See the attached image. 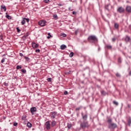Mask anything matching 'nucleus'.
Returning <instances> with one entry per match:
<instances>
[{
	"mask_svg": "<svg viewBox=\"0 0 131 131\" xmlns=\"http://www.w3.org/2000/svg\"><path fill=\"white\" fill-rule=\"evenodd\" d=\"M107 122L108 123V128L114 129L117 127V124H116V123H112V119H108L107 120Z\"/></svg>",
	"mask_w": 131,
	"mask_h": 131,
	"instance_id": "1",
	"label": "nucleus"
},
{
	"mask_svg": "<svg viewBox=\"0 0 131 131\" xmlns=\"http://www.w3.org/2000/svg\"><path fill=\"white\" fill-rule=\"evenodd\" d=\"M88 41L89 42L94 43V42L98 41V38H97V37L95 35H91L88 37Z\"/></svg>",
	"mask_w": 131,
	"mask_h": 131,
	"instance_id": "2",
	"label": "nucleus"
},
{
	"mask_svg": "<svg viewBox=\"0 0 131 131\" xmlns=\"http://www.w3.org/2000/svg\"><path fill=\"white\" fill-rule=\"evenodd\" d=\"M124 8H123L122 7H120L117 9V12H118V13H120V14L124 13Z\"/></svg>",
	"mask_w": 131,
	"mask_h": 131,
	"instance_id": "3",
	"label": "nucleus"
},
{
	"mask_svg": "<svg viewBox=\"0 0 131 131\" xmlns=\"http://www.w3.org/2000/svg\"><path fill=\"white\" fill-rule=\"evenodd\" d=\"M57 113L56 112H53L51 114V118L52 119H55L56 118V117L57 116Z\"/></svg>",
	"mask_w": 131,
	"mask_h": 131,
	"instance_id": "4",
	"label": "nucleus"
},
{
	"mask_svg": "<svg viewBox=\"0 0 131 131\" xmlns=\"http://www.w3.org/2000/svg\"><path fill=\"white\" fill-rule=\"evenodd\" d=\"M46 23H47V21H46V20H41L39 21L38 24L39 25H40V26L43 27V26H46Z\"/></svg>",
	"mask_w": 131,
	"mask_h": 131,
	"instance_id": "5",
	"label": "nucleus"
},
{
	"mask_svg": "<svg viewBox=\"0 0 131 131\" xmlns=\"http://www.w3.org/2000/svg\"><path fill=\"white\" fill-rule=\"evenodd\" d=\"M45 125L46 126L47 129L49 130L51 128V124H50V121H47Z\"/></svg>",
	"mask_w": 131,
	"mask_h": 131,
	"instance_id": "6",
	"label": "nucleus"
},
{
	"mask_svg": "<svg viewBox=\"0 0 131 131\" xmlns=\"http://www.w3.org/2000/svg\"><path fill=\"white\" fill-rule=\"evenodd\" d=\"M30 112L32 114V115H33V114H34V112H36V107H31L30 109Z\"/></svg>",
	"mask_w": 131,
	"mask_h": 131,
	"instance_id": "7",
	"label": "nucleus"
},
{
	"mask_svg": "<svg viewBox=\"0 0 131 131\" xmlns=\"http://www.w3.org/2000/svg\"><path fill=\"white\" fill-rule=\"evenodd\" d=\"M125 10L127 13H131V6H126Z\"/></svg>",
	"mask_w": 131,
	"mask_h": 131,
	"instance_id": "8",
	"label": "nucleus"
},
{
	"mask_svg": "<svg viewBox=\"0 0 131 131\" xmlns=\"http://www.w3.org/2000/svg\"><path fill=\"white\" fill-rule=\"evenodd\" d=\"M90 126V125H89V123H88V122L85 121L82 124V127H89Z\"/></svg>",
	"mask_w": 131,
	"mask_h": 131,
	"instance_id": "9",
	"label": "nucleus"
},
{
	"mask_svg": "<svg viewBox=\"0 0 131 131\" xmlns=\"http://www.w3.org/2000/svg\"><path fill=\"white\" fill-rule=\"evenodd\" d=\"M32 48H33V49H36V48H38V44H37L36 43H35L34 42H32Z\"/></svg>",
	"mask_w": 131,
	"mask_h": 131,
	"instance_id": "10",
	"label": "nucleus"
},
{
	"mask_svg": "<svg viewBox=\"0 0 131 131\" xmlns=\"http://www.w3.org/2000/svg\"><path fill=\"white\" fill-rule=\"evenodd\" d=\"M1 10H4V12H6L7 11V8H6V6L2 5L1 6Z\"/></svg>",
	"mask_w": 131,
	"mask_h": 131,
	"instance_id": "11",
	"label": "nucleus"
},
{
	"mask_svg": "<svg viewBox=\"0 0 131 131\" xmlns=\"http://www.w3.org/2000/svg\"><path fill=\"white\" fill-rule=\"evenodd\" d=\"M67 48V46L65 45H62L60 46V49L61 50H65Z\"/></svg>",
	"mask_w": 131,
	"mask_h": 131,
	"instance_id": "12",
	"label": "nucleus"
},
{
	"mask_svg": "<svg viewBox=\"0 0 131 131\" xmlns=\"http://www.w3.org/2000/svg\"><path fill=\"white\" fill-rule=\"evenodd\" d=\"M114 27L116 29H118L119 27V25H118V24L117 23H115L114 24Z\"/></svg>",
	"mask_w": 131,
	"mask_h": 131,
	"instance_id": "13",
	"label": "nucleus"
},
{
	"mask_svg": "<svg viewBox=\"0 0 131 131\" xmlns=\"http://www.w3.org/2000/svg\"><path fill=\"white\" fill-rule=\"evenodd\" d=\"M55 125H56V121H53L51 123V126H52V127H54V126H55Z\"/></svg>",
	"mask_w": 131,
	"mask_h": 131,
	"instance_id": "14",
	"label": "nucleus"
},
{
	"mask_svg": "<svg viewBox=\"0 0 131 131\" xmlns=\"http://www.w3.org/2000/svg\"><path fill=\"white\" fill-rule=\"evenodd\" d=\"M25 23H26V21L25 20V19H24V18H23V20L21 21V24L23 25H24V24H25Z\"/></svg>",
	"mask_w": 131,
	"mask_h": 131,
	"instance_id": "15",
	"label": "nucleus"
},
{
	"mask_svg": "<svg viewBox=\"0 0 131 131\" xmlns=\"http://www.w3.org/2000/svg\"><path fill=\"white\" fill-rule=\"evenodd\" d=\"M106 48L108 50H111V49H112V46H111V45H106Z\"/></svg>",
	"mask_w": 131,
	"mask_h": 131,
	"instance_id": "16",
	"label": "nucleus"
},
{
	"mask_svg": "<svg viewBox=\"0 0 131 131\" xmlns=\"http://www.w3.org/2000/svg\"><path fill=\"white\" fill-rule=\"evenodd\" d=\"M125 40L126 41H129V40H130V38H129V37H128V36H127V37H126Z\"/></svg>",
	"mask_w": 131,
	"mask_h": 131,
	"instance_id": "17",
	"label": "nucleus"
},
{
	"mask_svg": "<svg viewBox=\"0 0 131 131\" xmlns=\"http://www.w3.org/2000/svg\"><path fill=\"white\" fill-rule=\"evenodd\" d=\"M27 126H28V127H31V126H32V124H31L30 122H28Z\"/></svg>",
	"mask_w": 131,
	"mask_h": 131,
	"instance_id": "18",
	"label": "nucleus"
},
{
	"mask_svg": "<svg viewBox=\"0 0 131 131\" xmlns=\"http://www.w3.org/2000/svg\"><path fill=\"white\" fill-rule=\"evenodd\" d=\"M109 7H110V4H108V5L105 6V9L107 11H109Z\"/></svg>",
	"mask_w": 131,
	"mask_h": 131,
	"instance_id": "19",
	"label": "nucleus"
},
{
	"mask_svg": "<svg viewBox=\"0 0 131 131\" xmlns=\"http://www.w3.org/2000/svg\"><path fill=\"white\" fill-rule=\"evenodd\" d=\"M53 18L55 19V20H58V15H57V14L54 15Z\"/></svg>",
	"mask_w": 131,
	"mask_h": 131,
	"instance_id": "20",
	"label": "nucleus"
},
{
	"mask_svg": "<svg viewBox=\"0 0 131 131\" xmlns=\"http://www.w3.org/2000/svg\"><path fill=\"white\" fill-rule=\"evenodd\" d=\"M131 124V118H129L128 120V125H130Z\"/></svg>",
	"mask_w": 131,
	"mask_h": 131,
	"instance_id": "21",
	"label": "nucleus"
},
{
	"mask_svg": "<svg viewBox=\"0 0 131 131\" xmlns=\"http://www.w3.org/2000/svg\"><path fill=\"white\" fill-rule=\"evenodd\" d=\"M69 56L71 58H72V57H73V56H74V53L72 52L70 53Z\"/></svg>",
	"mask_w": 131,
	"mask_h": 131,
	"instance_id": "22",
	"label": "nucleus"
},
{
	"mask_svg": "<svg viewBox=\"0 0 131 131\" xmlns=\"http://www.w3.org/2000/svg\"><path fill=\"white\" fill-rule=\"evenodd\" d=\"M72 127V125L71 123H68V128H71Z\"/></svg>",
	"mask_w": 131,
	"mask_h": 131,
	"instance_id": "23",
	"label": "nucleus"
},
{
	"mask_svg": "<svg viewBox=\"0 0 131 131\" xmlns=\"http://www.w3.org/2000/svg\"><path fill=\"white\" fill-rule=\"evenodd\" d=\"M6 17L9 19V20H11V19H12V17L9 15H6Z\"/></svg>",
	"mask_w": 131,
	"mask_h": 131,
	"instance_id": "24",
	"label": "nucleus"
},
{
	"mask_svg": "<svg viewBox=\"0 0 131 131\" xmlns=\"http://www.w3.org/2000/svg\"><path fill=\"white\" fill-rule=\"evenodd\" d=\"M83 119H84V120H85L86 119H88V115H85L84 116H83Z\"/></svg>",
	"mask_w": 131,
	"mask_h": 131,
	"instance_id": "25",
	"label": "nucleus"
},
{
	"mask_svg": "<svg viewBox=\"0 0 131 131\" xmlns=\"http://www.w3.org/2000/svg\"><path fill=\"white\" fill-rule=\"evenodd\" d=\"M60 35H61V36H62L63 37H66V36H67L66 34H65V33H61Z\"/></svg>",
	"mask_w": 131,
	"mask_h": 131,
	"instance_id": "26",
	"label": "nucleus"
},
{
	"mask_svg": "<svg viewBox=\"0 0 131 131\" xmlns=\"http://www.w3.org/2000/svg\"><path fill=\"white\" fill-rule=\"evenodd\" d=\"M22 68V67H21V66H16V69L19 70V69H21Z\"/></svg>",
	"mask_w": 131,
	"mask_h": 131,
	"instance_id": "27",
	"label": "nucleus"
},
{
	"mask_svg": "<svg viewBox=\"0 0 131 131\" xmlns=\"http://www.w3.org/2000/svg\"><path fill=\"white\" fill-rule=\"evenodd\" d=\"M113 104H114L115 105H116V106H118V102L115 101H113Z\"/></svg>",
	"mask_w": 131,
	"mask_h": 131,
	"instance_id": "28",
	"label": "nucleus"
},
{
	"mask_svg": "<svg viewBox=\"0 0 131 131\" xmlns=\"http://www.w3.org/2000/svg\"><path fill=\"white\" fill-rule=\"evenodd\" d=\"M24 19L25 20V21H26V22H27V23H29V18H26L25 17H24Z\"/></svg>",
	"mask_w": 131,
	"mask_h": 131,
	"instance_id": "29",
	"label": "nucleus"
},
{
	"mask_svg": "<svg viewBox=\"0 0 131 131\" xmlns=\"http://www.w3.org/2000/svg\"><path fill=\"white\" fill-rule=\"evenodd\" d=\"M48 35H49L48 37H47V38H51V37H52V35H51V34L50 33H48Z\"/></svg>",
	"mask_w": 131,
	"mask_h": 131,
	"instance_id": "30",
	"label": "nucleus"
},
{
	"mask_svg": "<svg viewBox=\"0 0 131 131\" xmlns=\"http://www.w3.org/2000/svg\"><path fill=\"white\" fill-rule=\"evenodd\" d=\"M6 60V58H3L2 60H1V63H3L5 62V61Z\"/></svg>",
	"mask_w": 131,
	"mask_h": 131,
	"instance_id": "31",
	"label": "nucleus"
},
{
	"mask_svg": "<svg viewBox=\"0 0 131 131\" xmlns=\"http://www.w3.org/2000/svg\"><path fill=\"white\" fill-rule=\"evenodd\" d=\"M21 72H22L23 73H24V74L26 73V70L22 69V70H21Z\"/></svg>",
	"mask_w": 131,
	"mask_h": 131,
	"instance_id": "32",
	"label": "nucleus"
},
{
	"mask_svg": "<svg viewBox=\"0 0 131 131\" xmlns=\"http://www.w3.org/2000/svg\"><path fill=\"white\" fill-rule=\"evenodd\" d=\"M26 116H23L21 118V119H23V120H25V119H26Z\"/></svg>",
	"mask_w": 131,
	"mask_h": 131,
	"instance_id": "33",
	"label": "nucleus"
},
{
	"mask_svg": "<svg viewBox=\"0 0 131 131\" xmlns=\"http://www.w3.org/2000/svg\"><path fill=\"white\" fill-rule=\"evenodd\" d=\"M25 58L26 59V60L27 61H29V60H30V58H29V57H27L26 56H25Z\"/></svg>",
	"mask_w": 131,
	"mask_h": 131,
	"instance_id": "34",
	"label": "nucleus"
},
{
	"mask_svg": "<svg viewBox=\"0 0 131 131\" xmlns=\"http://www.w3.org/2000/svg\"><path fill=\"white\" fill-rule=\"evenodd\" d=\"M116 76H117V77H120V74L118 73H117L116 74Z\"/></svg>",
	"mask_w": 131,
	"mask_h": 131,
	"instance_id": "35",
	"label": "nucleus"
},
{
	"mask_svg": "<svg viewBox=\"0 0 131 131\" xmlns=\"http://www.w3.org/2000/svg\"><path fill=\"white\" fill-rule=\"evenodd\" d=\"M16 30H17V32H18V33H20V31H21V30H20L19 29V28L18 27H17L16 28Z\"/></svg>",
	"mask_w": 131,
	"mask_h": 131,
	"instance_id": "36",
	"label": "nucleus"
},
{
	"mask_svg": "<svg viewBox=\"0 0 131 131\" xmlns=\"http://www.w3.org/2000/svg\"><path fill=\"white\" fill-rule=\"evenodd\" d=\"M4 85H5V86H8L9 85V84L6 82L4 83Z\"/></svg>",
	"mask_w": 131,
	"mask_h": 131,
	"instance_id": "37",
	"label": "nucleus"
},
{
	"mask_svg": "<svg viewBox=\"0 0 131 131\" xmlns=\"http://www.w3.org/2000/svg\"><path fill=\"white\" fill-rule=\"evenodd\" d=\"M13 125H14V126H17L18 125V123H17V122H14V123H13Z\"/></svg>",
	"mask_w": 131,
	"mask_h": 131,
	"instance_id": "38",
	"label": "nucleus"
},
{
	"mask_svg": "<svg viewBox=\"0 0 131 131\" xmlns=\"http://www.w3.org/2000/svg\"><path fill=\"white\" fill-rule=\"evenodd\" d=\"M44 3H46V4H48L49 2H50V0H44Z\"/></svg>",
	"mask_w": 131,
	"mask_h": 131,
	"instance_id": "39",
	"label": "nucleus"
},
{
	"mask_svg": "<svg viewBox=\"0 0 131 131\" xmlns=\"http://www.w3.org/2000/svg\"><path fill=\"white\" fill-rule=\"evenodd\" d=\"M48 81L51 82L52 81V78H48L47 79Z\"/></svg>",
	"mask_w": 131,
	"mask_h": 131,
	"instance_id": "40",
	"label": "nucleus"
},
{
	"mask_svg": "<svg viewBox=\"0 0 131 131\" xmlns=\"http://www.w3.org/2000/svg\"><path fill=\"white\" fill-rule=\"evenodd\" d=\"M36 53H39V52H40V50H39V49H36L35 50Z\"/></svg>",
	"mask_w": 131,
	"mask_h": 131,
	"instance_id": "41",
	"label": "nucleus"
},
{
	"mask_svg": "<svg viewBox=\"0 0 131 131\" xmlns=\"http://www.w3.org/2000/svg\"><path fill=\"white\" fill-rule=\"evenodd\" d=\"M81 108V107H78L76 108V111H78V110H80V109Z\"/></svg>",
	"mask_w": 131,
	"mask_h": 131,
	"instance_id": "42",
	"label": "nucleus"
},
{
	"mask_svg": "<svg viewBox=\"0 0 131 131\" xmlns=\"http://www.w3.org/2000/svg\"><path fill=\"white\" fill-rule=\"evenodd\" d=\"M27 36H28V34H27V35H24L23 36V38H26V37H27Z\"/></svg>",
	"mask_w": 131,
	"mask_h": 131,
	"instance_id": "43",
	"label": "nucleus"
},
{
	"mask_svg": "<svg viewBox=\"0 0 131 131\" xmlns=\"http://www.w3.org/2000/svg\"><path fill=\"white\" fill-rule=\"evenodd\" d=\"M116 40V38H112V41H113V42H114V41H115Z\"/></svg>",
	"mask_w": 131,
	"mask_h": 131,
	"instance_id": "44",
	"label": "nucleus"
},
{
	"mask_svg": "<svg viewBox=\"0 0 131 131\" xmlns=\"http://www.w3.org/2000/svg\"><path fill=\"white\" fill-rule=\"evenodd\" d=\"M64 95H68V92L65 91V92H64Z\"/></svg>",
	"mask_w": 131,
	"mask_h": 131,
	"instance_id": "45",
	"label": "nucleus"
},
{
	"mask_svg": "<svg viewBox=\"0 0 131 131\" xmlns=\"http://www.w3.org/2000/svg\"><path fill=\"white\" fill-rule=\"evenodd\" d=\"M118 62L119 63H121V59H120V58L118 59Z\"/></svg>",
	"mask_w": 131,
	"mask_h": 131,
	"instance_id": "46",
	"label": "nucleus"
},
{
	"mask_svg": "<svg viewBox=\"0 0 131 131\" xmlns=\"http://www.w3.org/2000/svg\"><path fill=\"white\" fill-rule=\"evenodd\" d=\"M19 56L20 57H23V53H19Z\"/></svg>",
	"mask_w": 131,
	"mask_h": 131,
	"instance_id": "47",
	"label": "nucleus"
},
{
	"mask_svg": "<svg viewBox=\"0 0 131 131\" xmlns=\"http://www.w3.org/2000/svg\"><path fill=\"white\" fill-rule=\"evenodd\" d=\"M58 6H59V7H62V6H63V5L61 4H57Z\"/></svg>",
	"mask_w": 131,
	"mask_h": 131,
	"instance_id": "48",
	"label": "nucleus"
},
{
	"mask_svg": "<svg viewBox=\"0 0 131 131\" xmlns=\"http://www.w3.org/2000/svg\"><path fill=\"white\" fill-rule=\"evenodd\" d=\"M69 11H72V9H71V7L69 8Z\"/></svg>",
	"mask_w": 131,
	"mask_h": 131,
	"instance_id": "49",
	"label": "nucleus"
},
{
	"mask_svg": "<svg viewBox=\"0 0 131 131\" xmlns=\"http://www.w3.org/2000/svg\"><path fill=\"white\" fill-rule=\"evenodd\" d=\"M101 93L102 95H104V94H105V92L104 91H102Z\"/></svg>",
	"mask_w": 131,
	"mask_h": 131,
	"instance_id": "50",
	"label": "nucleus"
},
{
	"mask_svg": "<svg viewBox=\"0 0 131 131\" xmlns=\"http://www.w3.org/2000/svg\"><path fill=\"white\" fill-rule=\"evenodd\" d=\"M72 14H73V15H74L75 14H76V12H75L74 11H73Z\"/></svg>",
	"mask_w": 131,
	"mask_h": 131,
	"instance_id": "51",
	"label": "nucleus"
},
{
	"mask_svg": "<svg viewBox=\"0 0 131 131\" xmlns=\"http://www.w3.org/2000/svg\"><path fill=\"white\" fill-rule=\"evenodd\" d=\"M129 75H131V71L129 72Z\"/></svg>",
	"mask_w": 131,
	"mask_h": 131,
	"instance_id": "52",
	"label": "nucleus"
},
{
	"mask_svg": "<svg viewBox=\"0 0 131 131\" xmlns=\"http://www.w3.org/2000/svg\"><path fill=\"white\" fill-rule=\"evenodd\" d=\"M2 57H5V54H4V55L2 56Z\"/></svg>",
	"mask_w": 131,
	"mask_h": 131,
	"instance_id": "53",
	"label": "nucleus"
},
{
	"mask_svg": "<svg viewBox=\"0 0 131 131\" xmlns=\"http://www.w3.org/2000/svg\"><path fill=\"white\" fill-rule=\"evenodd\" d=\"M81 126H82V124H81Z\"/></svg>",
	"mask_w": 131,
	"mask_h": 131,
	"instance_id": "54",
	"label": "nucleus"
}]
</instances>
